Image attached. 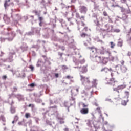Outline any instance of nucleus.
<instances>
[{
    "label": "nucleus",
    "mask_w": 131,
    "mask_h": 131,
    "mask_svg": "<svg viewBox=\"0 0 131 131\" xmlns=\"http://www.w3.org/2000/svg\"><path fill=\"white\" fill-rule=\"evenodd\" d=\"M67 79H71L72 78H73V76H71L70 75H68L66 77V78Z\"/></svg>",
    "instance_id": "21"
},
{
    "label": "nucleus",
    "mask_w": 131,
    "mask_h": 131,
    "mask_svg": "<svg viewBox=\"0 0 131 131\" xmlns=\"http://www.w3.org/2000/svg\"><path fill=\"white\" fill-rule=\"evenodd\" d=\"M122 4L126 3V0H120Z\"/></svg>",
    "instance_id": "35"
},
{
    "label": "nucleus",
    "mask_w": 131,
    "mask_h": 131,
    "mask_svg": "<svg viewBox=\"0 0 131 131\" xmlns=\"http://www.w3.org/2000/svg\"><path fill=\"white\" fill-rule=\"evenodd\" d=\"M29 86H30L31 88H34V86H35V84L34 83H31L29 85Z\"/></svg>",
    "instance_id": "23"
},
{
    "label": "nucleus",
    "mask_w": 131,
    "mask_h": 131,
    "mask_svg": "<svg viewBox=\"0 0 131 131\" xmlns=\"http://www.w3.org/2000/svg\"><path fill=\"white\" fill-rule=\"evenodd\" d=\"M18 119H19V117H18V116L16 115L14 117V120H15L16 121H17Z\"/></svg>",
    "instance_id": "28"
},
{
    "label": "nucleus",
    "mask_w": 131,
    "mask_h": 131,
    "mask_svg": "<svg viewBox=\"0 0 131 131\" xmlns=\"http://www.w3.org/2000/svg\"><path fill=\"white\" fill-rule=\"evenodd\" d=\"M111 48L114 49V47H115V44L113 42H110Z\"/></svg>",
    "instance_id": "15"
},
{
    "label": "nucleus",
    "mask_w": 131,
    "mask_h": 131,
    "mask_svg": "<svg viewBox=\"0 0 131 131\" xmlns=\"http://www.w3.org/2000/svg\"><path fill=\"white\" fill-rule=\"evenodd\" d=\"M80 80L82 82L83 85H88L91 83V81L90 80V77H85L83 75H80Z\"/></svg>",
    "instance_id": "4"
},
{
    "label": "nucleus",
    "mask_w": 131,
    "mask_h": 131,
    "mask_svg": "<svg viewBox=\"0 0 131 131\" xmlns=\"http://www.w3.org/2000/svg\"><path fill=\"white\" fill-rule=\"evenodd\" d=\"M50 108H57V106L54 105V106L50 107Z\"/></svg>",
    "instance_id": "48"
},
{
    "label": "nucleus",
    "mask_w": 131,
    "mask_h": 131,
    "mask_svg": "<svg viewBox=\"0 0 131 131\" xmlns=\"http://www.w3.org/2000/svg\"><path fill=\"white\" fill-rule=\"evenodd\" d=\"M125 93V94H126V95H128L129 94V92H128L127 91H126Z\"/></svg>",
    "instance_id": "50"
},
{
    "label": "nucleus",
    "mask_w": 131,
    "mask_h": 131,
    "mask_svg": "<svg viewBox=\"0 0 131 131\" xmlns=\"http://www.w3.org/2000/svg\"><path fill=\"white\" fill-rule=\"evenodd\" d=\"M2 78L3 79H7V76L6 75H4L2 76Z\"/></svg>",
    "instance_id": "36"
},
{
    "label": "nucleus",
    "mask_w": 131,
    "mask_h": 131,
    "mask_svg": "<svg viewBox=\"0 0 131 131\" xmlns=\"http://www.w3.org/2000/svg\"><path fill=\"white\" fill-rule=\"evenodd\" d=\"M10 1H11V0H8V1H7V2H10Z\"/></svg>",
    "instance_id": "61"
},
{
    "label": "nucleus",
    "mask_w": 131,
    "mask_h": 131,
    "mask_svg": "<svg viewBox=\"0 0 131 131\" xmlns=\"http://www.w3.org/2000/svg\"><path fill=\"white\" fill-rule=\"evenodd\" d=\"M18 124H19V125H22V122H19Z\"/></svg>",
    "instance_id": "46"
},
{
    "label": "nucleus",
    "mask_w": 131,
    "mask_h": 131,
    "mask_svg": "<svg viewBox=\"0 0 131 131\" xmlns=\"http://www.w3.org/2000/svg\"><path fill=\"white\" fill-rule=\"evenodd\" d=\"M39 20L40 22L42 21V17H39Z\"/></svg>",
    "instance_id": "41"
},
{
    "label": "nucleus",
    "mask_w": 131,
    "mask_h": 131,
    "mask_svg": "<svg viewBox=\"0 0 131 131\" xmlns=\"http://www.w3.org/2000/svg\"><path fill=\"white\" fill-rule=\"evenodd\" d=\"M82 106L83 108H86L89 107V105L85 104V103H82Z\"/></svg>",
    "instance_id": "16"
},
{
    "label": "nucleus",
    "mask_w": 131,
    "mask_h": 131,
    "mask_svg": "<svg viewBox=\"0 0 131 131\" xmlns=\"http://www.w3.org/2000/svg\"><path fill=\"white\" fill-rule=\"evenodd\" d=\"M25 117L26 118H29V117H30V114L28 113H26Z\"/></svg>",
    "instance_id": "20"
},
{
    "label": "nucleus",
    "mask_w": 131,
    "mask_h": 131,
    "mask_svg": "<svg viewBox=\"0 0 131 131\" xmlns=\"http://www.w3.org/2000/svg\"><path fill=\"white\" fill-rule=\"evenodd\" d=\"M103 15L104 17H107L108 16V13L106 11H103Z\"/></svg>",
    "instance_id": "22"
},
{
    "label": "nucleus",
    "mask_w": 131,
    "mask_h": 131,
    "mask_svg": "<svg viewBox=\"0 0 131 131\" xmlns=\"http://www.w3.org/2000/svg\"><path fill=\"white\" fill-rule=\"evenodd\" d=\"M122 65H124V61H123L122 63H121Z\"/></svg>",
    "instance_id": "55"
},
{
    "label": "nucleus",
    "mask_w": 131,
    "mask_h": 131,
    "mask_svg": "<svg viewBox=\"0 0 131 131\" xmlns=\"http://www.w3.org/2000/svg\"><path fill=\"white\" fill-rule=\"evenodd\" d=\"M0 121H3V122H5L6 118H5V116H4V115H0Z\"/></svg>",
    "instance_id": "13"
},
{
    "label": "nucleus",
    "mask_w": 131,
    "mask_h": 131,
    "mask_svg": "<svg viewBox=\"0 0 131 131\" xmlns=\"http://www.w3.org/2000/svg\"><path fill=\"white\" fill-rule=\"evenodd\" d=\"M82 19L84 21V16H82L81 17H80V19L81 20Z\"/></svg>",
    "instance_id": "40"
},
{
    "label": "nucleus",
    "mask_w": 131,
    "mask_h": 131,
    "mask_svg": "<svg viewBox=\"0 0 131 131\" xmlns=\"http://www.w3.org/2000/svg\"><path fill=\"white\" fill-rule=\"evenodd\" d=\"M130 13H131L130 10H128L126 11V14H130Z\"/></svg>",
    "instance_id": "34"
},
{
    "label": "nucleus",
    "mask_w": 131,
    "mask_h": 131,
    "mask_svg": "<svg viewBox=\"0 0 131 131\" xmlns=\"http://www.w3.org/2000/svg\"><path fill=\"white\" fill-rule=\"evenodd\" d=\"M88 27H84L82 29V31H85V32H86V31H88Z\"/></svg>",
    "instance_id": "24"
},
{
    "label": "nucleus",
    "mask_w": 131,
    "mask_h": 131,
    "mask_svg": "<svg viewBox=\"0 0 131 131\" xmlns=\"http://www.w3.org/2000/svg\"><path fill=\"white\" fill-rule=\"evenodd\" d=\"M11 113L14 114V113H15V112H16V110L14 108H12L11 110Z\"/></svg>",
    "instance_id": "32"
},
{
    "label": "nucleus",
    "mask_w": 131,
    "mask_h": 131,
    "mask_svg": "<svg viewBox=\"0 0 131 131\" xmlns=\"http://www.w3.org/2000/svg\"><path fill=\"white\" fill-rule=\"evenodd\" d=\"M80 112L81 114H88L89 113V108H82L80 110Z\"/></svg>",
    "instance_id": "7"
},
{
    "label": "nucleus",
    "mask_w": 131,
    "mask_h": 131,
    "mask_svg": "<svg viewBox=\"0 0 131 131\" xmlns=\"http://www.w3.org/2000/svg\"><path fill=\"white\" fill-rule=\"evenodd\" d=\"M80 36L82 38H85V37H90V35H89L86 33H82L80 34Z\"/></svg>",
    "instance_id": "10"
},
{
    "label": "nucleus",
    "mask_w": 131,
    "mask_h": 131,
    "mask_svg": "<svg viewBox=\"0 0 131 131\" xmlns=\"http://www.w3.org/2000/svg\"><path fill=\"white\" fill-rule=\"evenodd\" d=\"M114 32H117V33L120 32V30L118 29H116L114 30Z\"/></svg>",
    "instance_id": "31"
},
{
    "label": "nucleus",
    "mask_w": 131,
    "mask_h": 131,
    "mask_svg": "<svg viewBox=\"0 0 131 131\" xmlns=\"http://www.w3.org/2000/svg\"><path fill=\"white\" fill-rule=\"evenodd\" d=\"M34 13H35V14H36V15H37L38 12H37L36 11H34Z\"/></svg>",
    "instance_id": "47"
},
{
    "label": "nucleus",
    "mask_w": 131,
    "mask_h": 131,
    "mask_svg": "<svg viewBox=\"0 0 131 131\" xmlns=\"http://www.w3.org/2000/svg\"><path fill=\"white\" fill-rule=\"evenodd\" d=\"M75 131H79V127L78 126H76V127H75Z\"/></svg>",
    "instance_id": "27"
},
{
    "label": "nucleus",
    "mask_w": 131,
    "mask_h": 131,
    "mask_svg": "<svg viewBox=\"0 0 131 131\" xmlns=\"http://www.w3.org/2000/svg\"><path fill=\"white\" fill-rule=\"evenodd\" d=\"M89 50L91 52V55H97L98 54L100 55H105V54H108L109 56L111 55V52L106 50V48L103 46L101 47L99 49H98L95 47H88Z\"/></svg>",
    "instance_id": "1"
},
{
    "label": "nucleus",
    "mask_w": 131,
    "mask_h": 131,
    "mask_svg": "<svg viewBox=\"0 0 131 131\" xmlns=\"http://www.w3.org/2000/svg\"><path fill=\"white\" fill-rule=\"evenodd\" d=\"M81 26L84 27V26H85V24L83 21H81Z\"/></svg>",
    "instance_id": "30"
},
{
    "label": "nucleus",
    "mask_w": 131,
    "mask_h": 131,
    "mask_svg": "<svg viewBox=\"0 0 131 131\" xmlns=\"http://www.w3.org/2000/svg\"><path fill=\"white\" fill-rule=\"evenodd\" d=\"M101 72H104V73H108L109 72V69L108 68H104L101 70Z\"/></svg>",
    "instance_id": "12"
},
{
    "label": "nucleus",
    "mask_w": 131,
    "mask_h": 131,
    "mask_svg": "<svg viewBox=\"0 0 131 131\" xmlns=\"http://www.w3.org/2000/svg\"><path fill=\"white\" fill-rule=\"evenodd\" d=\"M96 80H94L93 82H96Z\"/></svg>",
    "instance_id": "58"
},
{
    "label": "nucleus",
    "mask_w": 131,
    "mask_h": 131,
    "mask_svg": "<svg viewBox=\"0 0 131 131\" xmlns=\"http://www.w3.org/2000/svg\"><path fill=\"white\" fill-rule=\"evenodd\" d=\"M108 131H112V130H109Z\"/></svg>",
    "instance_id": "62"
},
{
    "label": "nucleus",
    "mask_w": 131,
    "mask_h": 131,
    "mask_svg": "<svg viewBox=\"0 0 131 131\" xmlns=\"http://www.w3.org/2000/svg\"><path fill=\"white\" fill-rule=\"evenodd\" d=\"M76 18H79V19H80V15L79 14V13H76Z\"/></svg>",
    "instance_id": "26"
},
{
    "label": "nucleus",
    "mask_w": 131,
    "mask_h": 131,
    "mask_svg": "<svg viewBox=\"0 0 131 131\" xmlns=\"http://www.w3.org/2000/svg\"><path fill=\"white\" fill-rule=\"evenodd\" d=\"M87 125L88 126H92V121L88 120L87 122Z\"/></svg>",
    "instance_id": "19"
},
{
    "label": "nucleus",
    "mask_w": 131,
    "mask_h": 131,
    "mask_svg": "<svg viewBox=\"0 0 131 131\" xmlns=\"http://www.w3.org/2000/svg\"><path fill=\"white\" fill-rule=\"evenodd\" d=\"M55 77H56V78H58V77H59V74L56 73L55 74Z\"/></svg>",
    "instance_id": "38"
},
{
    "label": "nucleus",
    "mask_w": 131,
    "mask_h": 131,
    "mask_svg": "<svg viewBox=\"0 0 131 131\" xmlns=\"http://www.w3.org/2000/svg\"><path fill=\"white\" fill-rule=\"evenodd\" d=\"M128 97L127 98H124L122 100L121 104L123 106H126V104H127V102H128Z\"/></svg>",
    "instance_id": "5"
},
{
    "label": "nucleus",
    "mask_w": 131,
    "mask_h": 131,
    "mask_svg": "<svg viewBox=\"0 0 131 131\" xmlns=\"http://www.w3.org/2000/svg\"><path fill=\"white\" fill-rule=\"evenodd\" d=\"M29 68H30V69H31V71H33V70L34 69V67L32 66H30L29 67Z\"/></svg>",
    "instance_id": "25"
},
{
    "label": "nucleus",
    "mask_w": 131,
    "mask_h": 131,
    "mask_svg": "<svg viewBox=\"0 0 131 131\" xmlns=\"http://www.w3.org/2000/svg\"><path fill=\"white\" fill-rule=\"evenodd\" d=\"M31 106V104L29 105V107H30Z\"/></svg>",
    "instance_id": "60"
},
{
    "label": "nucleus",
    "mask_w": 131,
    "mask_h": 131,
    "mask_svg": "<svg viewBox=\"0 0 131 131\" xmlns=\"http://www.w3.org/2000/svg\"><path fill=\"white\" fill-rule=\"evenodd\" d=\"M121 9L122 10V12H124V11H125V9H123V7H122Z\"/></svg>",
    "instance_id": "49"
},
{
    "label": "nucleus",
    "mask_w": 131,
    "mask_h": 131,
    "mask_svg": "<svg viewBox=\"0 0 131 131\" xmlns=\"http://www.w3.org/2000/svg\"><path fill=\"white\" fill-rule=\"evenodd\" d=\"M39 25H40V26H42V24H41V21L40 22Z\"/></svg>",
    "instance_id": "51"
},
{
    "label": "nucleus",
    "mask_w": 131,
    "mask_h": 131,
    "mask_svg": "<svg viewBox=\"0 0 131 131\" xmlns=\"http://www.w3.org/2000/svg\"><path fill=\"white\" fill-rule=\"evenodd\" d=\"M61 68L63 70H67L68 69V67L66 66H62Z\"/></svg>",
    "instance_id": "18"
},
{
    "label": "nucleus",
    "mask_w": 131,
    "mask_h": 131,
    "mask_svg": "<svg viewBox=\"0 0 131 131\" xmlns=\"http://www.w3.org/2000/svg\"><path fill=\"white\" fill-rule=\"evenodd\" d=\"M96 110H97V111L99 112H101V108H100V107H97V108H96Z\"/></svg>",
    "instance_id": "39"
},
{
    "label": "nucleus",
    "mask_w": 131,
    "mask_h": 131,
    "mask_svg": "<svg viewBox=\"0 0 131 131\" xmlns=\"http://www.w3.org/2000/svg\"><path fill=\"white\" fill-rule=\"evenodd\" d=\"M80 11L81 13H86V11H88V9L85 6H80Z\"/></svg>",
    "instance_id": "8"
},
{
    "label": "nucleus",
    "mask_w": 131,
    "mask_h": 131,
    "mask_svg": "<svg viewBox=\"0 0 131 131\" xmlns=\"http://www.w3.org/2000/svg\"><path fill=\"white\" fill-rule=\"evenodd\" d=\"M13 90H13L14 92H17V91L18 90V89L16 87H14Z\"/></svg>",
    "instance_id": "37"
},
{
    "label": "nucleus",
    "mask_w": 131,
    "mask_h": 131,
    "mask_svg": "<svg viewBox=\"0 0 131 131\" xmlns=\"http://www.w3.org/2000/svg\"><path fill=\"white\" fill-rule=\"evenodd\" d=\"M15 19H17V20H21V15H20L19 14H16Z\"/></svg>",
    "instance_id": "14"
},
{
    "label": "nucleus",
    "mask_w": 131,
    "mask_h": 131,
    "mask_svg": "<svg viewBox=\"0 0 131 131\" xmlns=\"http://www.w3.org/2000/svg\"><path fill=\"white\" fill-rule=\"evenodd\" d=\"M81 28H81V27H80V25H78V30H80Z\"/></svg>",
    "instance_id": "44"
},
{
    "label": "nucleus",
    "mask_w": 131,
    "mask_h": 131,
    "mask_svg": "<svg viewBox=\"0 0 131 131\" xmlns=\"http://www.w3.org/2000/svg\"><path fill=\"white\" fill-rule=\"evenodd\" d=\"M119 47H122V42H119Z\"/></svg>",
    "instance_id": "42"
},
{
    "label": "nucleus",
    "mask_w": 131,
    "mask_h": 131,
    "mask_svg": "<svg viewBox=\"0 0 131 131\" xmlns=\"http://www.w3.org/2000/svg\"><path fill=\"white\" fill-rule=\"evenodd\" d=\"M118 90H119L118 89V86L113 89V91H116V92H118V93H119V91H118Z\"/></svg>",
    "instance_id": "29"
},
{
    "label": "nucleus",
    "mask_w": 131,
    "mask_h": 131,
    "mask_svg": "<svg viewBox=\"0 0 131 131\" xmlns=\"http://www.w3.org/2000/svg\"><path fill=\"white\" fill-rule=\"evenodd\" d=\"M64 131H69V129L68 128H66L64 129Z\"/></svg>",
    "instance_id": "45"
},
{
    "label": "nucleus",
    "mask_w": 131,
    "mask_h": 131,
    "mask_svg": "<svg viewBox=\"0 0 131 131\" xmlns=\"http://www.w3.org/2000/svg\"><path fill=\"white\" fill-rule=\"evenodd\" d=\"M36 101L38 103H40V102H41V100L40 99H37L36 100Z\"/></svg>",
    "instance_id": "43"
},
{
    "label": "nucleus",
    "mask_w": 131,
    "mask_h": 131,
    "mask_svg": "<svg viewBox=\"0 0 131 131\" xmlns=\"http://www.w3.org/2000/svg\"><path fill=\"white\" fill-rule=\"evenodd\" d=\"M8 6H9V5H8V1L6 0V1H5V3H4V7H5V9L7 8V7H8Z\"/></svg>",
    "instance_id": "17"
},
{
    "label": "nucleus",
    "mask_w": 131,
    "mask_h": 131,
    "mask_svg": "<svg viewBox=\"0 0 131 131\" xmlns=\"http://www.w3.org/2000/svg\"><path fill=\"white\" fill-rule=\"evenodd\" d=\"M92 57H94L93 58V61L96 62L97 64H103V65H106L107 63H108V58L98 56V55H91Z\"/></svg>",
    "instance_id": "2"
},
{
    "label": "nucleus",
    "mask_w": 131,
    "mask_h": 131,
    "mask_svg": "<svg viewBox=\"0 0 131 131\" xmlns=\"http://www.w3.org/2000/svg\"><path fill=\"white\" fill-rule=\"evenodd\" d=\"M128 17V16L126 14H123L121 19L123 20V21H126V20H127Z\"/></svg>",
    "instance_id": "11"
},
{
    "label": "nucleus",
    "mask_w": 131,
    "mask_h": 131,
    "mask_svg": "<svg viewBox=\"0 0 131 131\" xmlns=\"http://www.w3.org/2000/svg\"><path fill=\"white\" fill-rule=\"evenodd\" d=\"M95 106H99V105H98V104H97V103H95Z\"/></svg>",
    "instance_id": "56"
},
{
    "label": "nucleus",
    "mask_w": 131,
    "mask_h": 131,
    "mask_svg": "<svg viewBox=\"0 0 131 131\" xmlns=\"http://www.w3.org/2000/svg\"><path fill=\"white\" fill-rule=\"evenodd\" d=\"M76 92H79L78 89H76Z\"/></svg>",
    "instance_id": "54"
},
{
    "label": "nucleus",
    "mask_w": 131,
    "mask_h": 131,
    "mask_svg": "<svg viewBox=\"0 0 131 131\" xmlns=\"http://www.w3.org/2000/svg\"><path fill=\"white\" fill-rule=\"evenodd\" d=\"M58 55L60 56V58H62V56H63V53L58 52Z\"/></svg>",
    "instance_id": "33"
},
{
    "label": "nucleus",
    "mask_w": 131,
    "mask_h": 131,
    "mask_svg": "<svg viewBox=\"0 0 131 131\" xmlns=\"http://www.w3.org/2000/svg\"><path fill=\"white\" fill-rule=\"evenodd\" d=\"M126 88V85L125 82H124L123 84L118 86V90H123V89H125Z\"/></svg>",
    "instance_id": "9"
},
{
    "label": "nucleus",
    "mask_w": 131,
    "mask_h": 131,
    "mask_svg": "<svg viewBox=\"0 0 131 131\" xmlns=\"http://www.w3.org/2000/svg\"><path fill=\"white\" fill-rule=\"evenodd\" d=\"M30 131H35V130H33V129H31V130H30Z\"/></svg>",
    "instance_id": "59"
},
{
    "label": "nucleus",
    "mask_w": 131,
    "mask_h": 131,
    "mask_svg": "<svg viewBox=\"0 0 131 131\" xmlns=\"http://www.w3.org/2000/svg\"><path fill=\"white\" fill-rule=\"evenodd\" d=\"M111 76H112V77H113V76H114L113 73H112L111 74Z\"/></svg>",
    "instance_id": "52"
},
{
    "label": "nucleus",
    "mask_w": 131,
    "mask_h": 131,
    "mask_svg": "<svg viewBox=\"0 0 131 131\" xmlns=\"http://www.w3.org/2000/svg\"><path fill=\"white\" fill-rule=\"evenodd\" d=\"M22 76H23V77H25V74L24 73Z\"/></svg>",
    "instance_id": "53"
},
{
    "label": "nucleus",
    "mask_w": 131,
    "mask_h": 131,
    "mask_svg": "<svg viewBox=\"0 0 131 131\" xmlns=\"http://www.w3.org/2000/svg\"><path fill=\"white\" fill-rule=\"evenodd\" d=\"M84 63H85V60H84V59L76 62V65L77 66V67H75V68H77V69H80V72H81V73H86V72H88V66L81 67V65H83Z\"/></svg>",
    "instance_id": "3"
},
{
    "label": "nucleus",
    "mask_w": 131,
    "mask_h": 131,
    "mask_svg": "<svg viewBox=\"0 0 131 131\" xmlns=\"http://www.w3.org/2000/svg\"><path fill=\"white\" fill-rule=\"evenodd\" d=\"M115 82H117V81H116V80H115V78H112L110 79V82H107L106 83V84H110L111 85H112L113 84V85L114 86V84H113V83H115Z\"/></svg>",
    "instance_id": "6"
},
{
    "label": "nucleus",
    "mask_w": 131,
    "mask_h": 131,
    "mask_svg": "<svg viewBox=\"0 0 131 131\" xmlns=\"http://www.w3.org/2000/svg\"><path fill=\"white\" fill-rule=\"evenodd\" d=\"M12 123L14 124L15 123V121H13Z\"/></svg>",
    "instance_id": "57"
}]
</instances>
